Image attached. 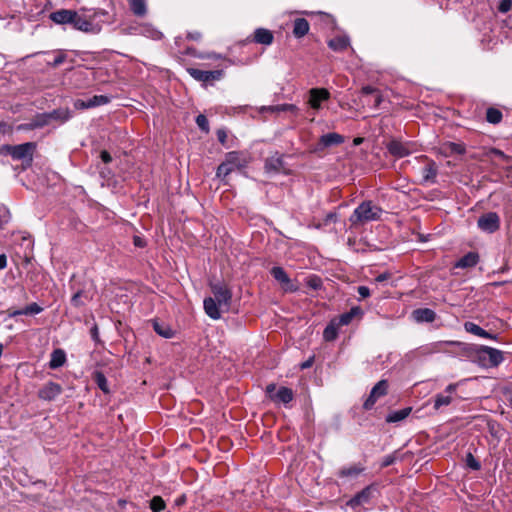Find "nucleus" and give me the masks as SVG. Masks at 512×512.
Returning <instances> with one entry per match:
<instances>
[{"label":"nucleus","instance_id":"13","mask_svg":"<svg viewBox=\"0 0 512 512\" xmlns=\"http://www.w3.org/2000/svg\"><path fill=\"white\" fill-rule=\"evenodd\" d=\"M76 17V11L69 9H60L50 14L49 18L56 24H71Z\"/></svg>","mask_w":512,"mask_h":512},{"label":"nucleus","instance_id":"23","mask_svg":"<svg viewBox=\"0 0 512 512\" xmlns=\"http://www.w3.org/2000/svg\"><path fill=\"white\" fill-rule=\"evenodd\" d=\"M274 40L273 33L264 28H258L254 32V41L263 45H270Z\"/></svg>","mask_w":512,"mask_h":512},{"label":"nucleus","instance_id":"61","mask_svg":"<svg viewBox=\"0 0 512 512\" xmlns=\"http://www.w3.org/2000/svg\"><path fill=\"white\" fill-rule=\"evenodd\" d=\"M313 362H314V357H310L308 360H306L305 362L300 364V368L302 370L308 369L313 365Z\"/></svg>","mask_w":512,"mask_h":512},{"label":"nucleus","instance_id":"53","mask_svg":"<svg viewBox=\"0 0 512 512\" xmlns=\"http://www.w3.org/2000/svg\"><path fill=\"white\" fill-rule=\"evenodd\" d=\"M100 159L105 164H109L110 162H112V156L107 150H102L100 152Z\"/></svg>","mask_w":512,"mask_h":512},{"label":"nucleus","instance_id":"54","mask_svg":"<svg viewBox=\"0 0 512 512\" xmlns=\"http://www.w3.org/2000/svg\"><path fill=\"white\" fill-rule=\"evenodd\" d=\"M13 147L14 145L5 144L0 147V154L1 155H10L12 156L13 153Z\"/></svg>","mask_w":512,"mask_h":512},{"label":"nucleus","instance_id":"41","mask_svg":"<svg viewBox=\"0 0 512 512\" xmlns=\"http://www.w3.org/2000/svg\"><path fill=\"white\" fill-rule=\"evenodd\" d=\"M235 170L234 167H232L231 165H229L228 163L226 162H222L218 167H217V171H216V176L218 178H221V179H224L226 178L231 172H233Z\"/></svg>","mask_w":512,"mask_h":512},{"label":"nucleus","instance_id":"63","mask_svg":"<svg viewBox=\"0 0 512 512\" xmlns=\"http://www.w3.org/2000/svg\"><path fill=\"white\" fill-rule=\"evenodd\" d=\"M457 384L456 383H452V384H449L446 389H445V392L447 393V395H450L456 391L457 389Z\"/></svg>","mask_w":512,"mask_h":512},{"label":"nucleus","instance_id":"12","mask_svg":"<svg viewBox=\"0 0 512 512\" xmlns=\"http://www.w3.org/2000/svg\"><path fill=\"white\" fill-rule=\"evenodd\" d=\"M270 273L274 279L282 285L285 291L295 292L297 290V286L292 283L288 274L282 267L275 266L271 269Z\"/></svg>","mask_w":512,"mask_h":512},{"label":"nucleus","instance_id":"38","mask_svg":"<svg viewBox=\"0 0 512 512\" xmlns=\"http://www.w3.org/2000/svg\"><path fill=\"white\" fill-rule=\"evenodd\" d=\"M49 116L50 122L52 120H58L60 122H65L70 118V112L68 110L57 109L52 112L47 113Z\"/></svg>","mask_w":512,"mask_h":512},{"label":"nucleus","instance_id":"57","mask_svg":"<svg viewBox=\"0 0 512 512\" xmlns=\"http://www.w3.org/2000/svg\"><path fill=\"white\" fill-rule=\"evenodd\" d=\"M396 458L392 455H387L384 457L383 462L381 464L382 467H388L395 462Z\"/></svg>","mask_w":512,"mask_h":512},{"label":"nucleus","instance_id":"58","mask_svg":"<svg viewBox=\"0 0 512 512\" xmlns=\"http://www.w3.org/2000/svg\"><path fill=\"white\" fill-rule=\"evenodd\" d=\"M361 92H362V94H365V95H370V94H374V93L377 94L378 93L377 89L375 87H373V86H370V85L362 87Z\"/></svg>","mask_w":512,"mask_h":512},{"label":"nucleus","instance_id":"27","mask_svg":"<svg viewBox=\"0 0 512 512\" xmlns=\"http://www.w3.org/2000/svg\"><path fill=\"white\" fill-rule=\"evenodd\" d=\"M50 124L49 116L47 113H39L35 115L28 124H26L27 129H37L42 128L46 125Z\"/></svg>","mask_w":512,"mask_h":512},{"label":"nucleus","instance_id":"48","mask_svg":"<svg viewBox=\"0 0 512 512\" xmlns=\"http://www.w3.org/2000/svg\"><path fill=\"white\" fill-rule=\"evenodd\" d=\"M307 285L314 290H318L322 287V280L314 275L308 278Z\"/></svg>","mask_w":512,"mask_h":512},{"label":"nucleus","instance_id":"14","mask_svg":"<svg viewBox=\"0 0 512 512\" xmlns=\"http://www.w3.org/2000/svg\"><path fill=\"white\" fill-rule=\"evenodd\" d=\"M110 99L105 95H94L87 100L78 99L75 102V107L78 109H88L109 103Z\"/></svg>","mask_w":512,"mask_h":512},{"label":"nucleus","instance_id":"16","mask_svg":"<svg viewBox=\"0 0 512 512\" xmlns=\"http://www.w3.org/2000/svg\"><path fill=\"white\" fill-rule=\"evenodd\" d=\"M373 488L371 486L365 487L363 490L358 492L352 499L347 503L351 508L367 504L372 497Z\"/></svg>","mask_w":512,"mask_h":512},{"label":"nucleus","instance_id":"59","mask_svg":"<svg viewBox=\"0 0 512 512\" xmlns=\"http://www.w3.org/2000/svg\"><path fill=\"white\" fill-rule=\"evenodd\" d=\"M187 38L194 41H199L202 38V34L199 31L188 32Z\"/></svg>","mask_w":512,"mask_h":512},{"label":"nucleus","instance_id":"4","mask_svg":"<svg viewBox=\"0 0 512 512\" xmlns=\"http://www.w3.org/2000/svg\"><path fill=\"white\" fill-rule=\"evenodd\" d=\"M477 226L481 231L492 234L500 228V217L496 212L484 213L478 218Z\"/></svg>","mask_w":512,"mask_h":512},{"label":"nucleus","instance_id":"26","mask_svg":"<svg viewBox=\"0 0 512 512\" xmlns=\"http://www.w3.org/2000/svg\"><path fill=\"white\" fill-rule=\"evenodd\" d=\"M72 26L79 31L83 32H92L94 30V25L91 21L87 20L86 18L80 16L76 12V17L74 21L72 22Z\"/></svg>","mask_w":512,"mask_h":512},{"label":"nucleus","instance_id":"45","mask_svg":"<svg viewBox=\"0 0 512 512\" xmlns=\"http://www.w3.org/2000/svg\"><path fill=\"white\" fill-rule=\"evenodd\" d=\"M196 124L199 127V129L202 130L203 132H209V123L205 115L199 114L196 117Z\"/></svg>","mask_w":512,"mask_h":512},{"label":"nucleus","instance_id":"50","mask_svg":"<svg viewBox=\"0 0 512 512\" xmlns=\"http://www.w3.org/2000/svg\"><path fill=\"white\" fill-rule=\"evenodd\" d=\"M512 8V0H501L498 5V10L501 13H506Z\"/></svg>","mask_w":512,"mask_h":512},{"label":"nucleus","instance_id":"1","mask_svg":"<svg viewBox=\"0 0 512 512\" xmlns=\"http://www.w3.org/2000/svg\"><path fill=\"white\" fill-rule=\"evenodd\" d=\"M213 297H207L203 301L205 313L213 320L221 318L222 310L227 311L232 301V291L223 282L210 283Z\"/></svg>","mask_w":512,"mask_h":512},{"label":"nucleus","instance_id":"24","mask_svg":"<svg viewBox=\"0 0 512 512\" xmlns=\"http://www.w3.org/2000/svg\"><path fill=\"white\" fill-rule=\"evenodd\" d=\"M309 23L304 18H297L293 25V34L296 38H302L309 32Z\"/></svg>","mask_w":512,"mask_h":512},{"label":"nucleus","instance_id":"29","mask_svg":"<svg viewBox=\"0 0 512 512\" xmlns=\"http://www.w3.org/2000/svg\"><path fill=\"white\" fill-rule=\"evenodd\" d=\"M464 327H465V330L467 332L472 333L474 335H477L479 337L490 338V339H495L496 338L494 335H492L491 333H489L488 331L484 330L479 325H477V324H475L473 322H466Z\"/></svg>","mask_w":512,"mask_h":512},{"label":"nucleus","instance_id":"36","mask_svg":"<svg viewBox=\"0 0 512 512\" xmlns=\"http://www.w3.org/2000/svg\"><path fill=\"white\" fill-rule=\"evenodd\" d=\"M338 326L334 321L330 322L323 331V338L325 341H333L338 336Z\"/></svg>","mask_w":512,"mask_h":512},{"label":"nucleus","instance_id":"43","mask_svg":"<svg viewBox=\"0 0 512 512\" xmlns=\"http://www.w3.org/2000/svg\"><path fill=\"white\" fill-rule=\"evenodd\" d=\"M165 507V502L160 496H154L150 501V508L153 512H161Z\"/></svg>","mask_w":512,"mask_h":512},{"label":"nucleus","instance_id":"32","mask_svg":"<svg viewBox=\"0 0 512 512\" xmlns=\"http://www.w3.org/2000/svg\"><path fill=\"white\" fill-rule=\"evenodd\" d=\"M294 110H296V106L293 104H279V105L262 106L259 111L261 113H265V112L280 113V112L294 111Z\"/></svg>","mask_w":512,"mask_h":512},{"label":"nucleus","instance_id":"5","mask_svg":"<svg viewBox=\"0 0 512 512\" xmlns=\"http://www.w3.org/2000/svg\"><path fill=\"white\" fill-rule=\"evenodd\" d=\"M386 148L388 152L396 158L406 157L415 150L412 142H402L398 139H391L386 144Z\"/></svg>","mask_w":512,"mask_h":512},{"label":"nucleus","instance_id":"22","mask_svg":"<svg viewBox=\"0 0 512 512\" xmlns=\"http://www.w3.org/2000/svg\"><path fill=\"white\" fill-rule=\"evenodd\" d=\"M294 398V393L291 388L288 387H280L278 391L274 394V396H271V399L275 402H280L283 404H288L291 402Z\"/></svg>","mask_w":512,"mask_h":512},{"label":"nucleus","instance_id":"46","mask_svg":"<svg viewBox=\"0 0 512 512\" xmlns=\"http://www.w3.org/2000/svg\"><path fill=\"white\" fill-rule=\"evenodd\" d=\"M43 311V308L37 303L33 302L24 307L25 315H37Z\"/></svg>","mask_w":512,"mask_h":512},{"label":"nucleus","instance_id":"15","mask_svg":"<svg viewBox=\"0 0 512 512\" xmlns=\"http://www.w3.org/2000/svg\"><path fill=\"white\" fill-rule=\"evenodd\" d=\"M425 160L427 161V163L422 168V183L434 184V183H436L438 167L433 160H428L426 157H425Z\"/></svg>","mask_w":512,"mask_h":512},{"label":"nucleus","instance_id":"34","mask_svg":"<svg viewBox=\"0 0 512 512\" xmlns=\"http://www.w3.org/2000/svg\"><path fill=\"white\" fill-rule=\"evenodd\" d=\"M364 470L363 467L358 465H352L349 467H343L339 470L338 476L341 478L356 477Z\"/></svg>","mask_w":512,"mask_h":512},{"label":"nucleus","instance_id":"6","mask_svg":"<svg viewBox=\"0 0 512 512\" xmlns=\"http://www.w3.org/2000/svg\"><path fill=\"white\" fill-rule=\"evenodd\" d=\"M187 72L193 79L203 83H212L213 81H218L222 79L224 75L223 70L206 71L197 68H188Z\"/></svg>","mask_w":512,"mask_h":512},{"label":"nucleus","instance_id":"18","mask_svg":"<svg viewBox=\"0 0 512 512\" xmlns=\"http://www.w3.org/2000/svg\"><path fill=\"white\" fill-rule=\"evenodd\" d=\"M479 262V254L477 252L471 251L461 257L456 263L455 268H472L476 266Z\"/></svg>","mask_w":512,"mask_h":512},{"label":"nucleus","instance_id":"21","mask_svg":"<svg viewBox=\"0 0 512 512\" xmlns=\"http://www.w3.org/2000/svg\"><path fill=\"white\" fill-rule=\"evenodd\" d=\"M92 294L85 289H78L71 298V304L74 307H82L87 301L92 300Z\"/></svg>","mask_w":512,"mask_h":512},{"label":"nucleus","instance_id":"44","mask_svg":"<svg viewBox=\"0 0 512 512\" xmlns=\"http://www.w3.org/2000/svg\"><path fill=\"white\" fill-rule=\"evenodd\" d=\"M224 162L228 163L229 165H231L235 169L238 168L240 166V164H239V153L236 152V151H232V152L227 153Z\"/></svg>","mask_w":512,"mask_h":512},{"label":"nucleus","instance_id":"35","mask_svg":"<svg viewBox=\"0 0 512 512\" xmlns=\"http://www.w3.org/2000/svg\"><path fill=\"white\" fill-rule=\"evenodd\" d=\"M93 379L101 391H103L105 394L110 392L107 378L101 371H95L93 374Z\"/></svg>","mask_w":512,"mask_h":512},{"label":"nucleus","instance_id":"51","mask_svg":"<svg viewBox=\"0 0 512 512\" xmlns=\"http://www.w3.org/2000/svg\"><path fill=\"white\" fill-rule=\"evenodd\" d=\"M9 220V210L6 207L0 208V227Z\"/></svg>","mask_w":512,"mask_h":512},{"label":"nucleus","instance_id":"62","mask_svg":"<svg viewBox=\"0 0 512 512\" xmlns=\"http://www.w3.org/2000/svg\"><path fill=\"white\" fill-rule=\"evenodd\" d=\"M7 267V256L6 254H0V270H3Z\"/></svg>","mask_w":512,"mask_h":512},{"label":"nucleus","instance_id":"10","mask_svg":"<svg viewBox=\"0 0 512 512\" xmlns=\"http://www.w3.org/2000/svg\"><path fill=\"white\" fill-rule=\"evenodd\" d=\"M62 392L63 388L60 384L49 381L46 384H44L42 388L39 389L38 397L44 401H53Z\"/></svg>","mask_w":512,"mask_h":512},{"label":"nucleus","instance_id":"2","mask_svg":"<svg viewBox=\"0 0 512 512\" xmlns=\"http://www.w3.org/2000/svg\"><path fill=\"white\" fill-rule=\"evenodd\" d=\"M383 209L374 204L371 200L359 204L349 217L352 226L363 225L368 222L377 221L381 218Z\"/></svg>","mask_w":512,"mask_h":512},{"label":"nucleus","instance_id":"64","mask_svg":"<svg viewBox=\"0 0 512 512\" xmlns=\"http://www.w3.org/2000/svg\"><path fill=\"white\" fill-rule=\"evenodd\" d=\"M390 278V274L389 273H382V274H379L377 277H376V282H384L386 280H388Z\"/></svg>","mask_w":512,"mask_h":512},{"label":"nucleus","instance_id":"19","mask_svg":"<svg viewBox=\"0 0 512 512\" xmlns=\"http://www.w3.org/2000/svg\"><path fill=\"white\" fill-rule=\"evenodd\" d=\"M152 326L154 331L161 337L170 339L175 335V331L170 327L169 324L161 322L159 320H153Z\"/></svg>","mask_w":512,"mask_h":512},{"label":"nucleus","instance_id":"39","mask_svg":"<svg viewBox=\"0 0 512 512\" xmlns=\"http://www.w3.org/2000/svg\"><path fill=\"white\" fill-rule=\"evenodd\" d=\"M444 149L449 154L462 155L465 153V146L461 143L449 142L444 146Z\"/></svg>","mask_w":512,"mask_h":512},{"label":"nucleus","instance_id":"37","mask_svg":"<svg viewBox=\"0 0 512 512\" xmlns=\"http://www.w3.org/2000/svg\"><path fill=\"white\" fill-rule=\"evenodd\" d=\"M486 120L491 124H498L502 120V112L494 107H490L486 111Z\"/></svg>","mask_w":512,"mask_h":512},{"label":"nucleus","instance_id":"55","mask_svg":"<svg viewBox=\"0 0 512 512\" xmlns=\"http://www.w3.org/2000/svg\"><path fill=\"white\" fill-rule=\"evenodd\" d=\"M357 291L362 298H367L370 296V289L367 286H359Z\"/></svg>","mask_w":512,"mask_h":512},{"label":"nucleus","instance_id":"30","mask_svg":"<svg viewBox=\"0 0 512 512\" xmlns=\"http://www.w3.org/2000/svg\"><path fill=\"white\" fill-rule=\"evenodd\" d=\"M360 314H362V310L360 307H352L348 312H345L339 316L337 325H348L351 323L355 316Z\"/></svg>","mask_w":512,"mask_h":512},{"label":"nucleus","instance_id":"31","mask_svg":"<svg viewBox=\"0 0 512 512\" xmlns=\"http://www.w3.org/2000/svg\"><path fill=\"white\" fill-rule=\"evenodd\" d=\"M131 11L138 17H143L147 13V5L145 0H127Z\"/></svg>","mask_w":512,"mask_h":512},{"label":"nucleus","instance_id":"52","mask_svg":"<svg viewBox=\"0 0 512 512\" xmlns=\"http://www.w3.org/2000/svg\"><path fill=\"white\" fill-rule=\"evenodd\" d=\"M216 136H217V140L222 144V145H225L226 144V140H227V132L225 129L221 128V129H218L217 132H216Z\"/></svg>","mask_w":512,"mask_h":512},{"label":"nucleus","instance_id":"3","mask_svg":"<svg viewBox=\"0 0 512 512\" xmlns=\"http://www.w3.org/2000/svg\"><path fill=\"white\" fill-rule=\"evenodd\" d=\"M36 150L34 142H26L19 145H14L12 159L23 162V169H27L32 165L33 155Z\"/></svg>","mask_w":512,"mask_h":512},{"label":"nucleus","instance_id":"8","mask_svg":"<svg viewBox=\"0 0 512 512\" xmlns=\"http://www.w3.org/2000/svg\"><path fill=\"white\" fill-rule=\"evenodd\" d=\"M344 142V137L338 133L330 132L320 137L318 143L313 148V151L318 153L324 151L326 148L338 146Z\"/></svg>","mask_w":512,"mask_h":512},{"label":"nucleus","instance_id":"33","mask_svg":"<svg viewBox=\"0 0 512 512\" xmlns=\"http://www.w3.org/2000/svg\"><path fill=\"white\" fill-rule=\"evenodd\" d=\"M411 408L407 407L401 410L393 411L389 413L386 417V422L388 423H396L404 420L411 412Z\"/></svg>","mask_w":512,"mask_h":512},{"label":"nucleus","instance_id":"7","mask_svg":"<svg viewBox=\"0 0 512 512\" xmlns=\"http://www.w3.org/2000/svg\"><path fill=\"white\" fill-rule=\"evenodd\" d=\"M388 392V382L386 380H380L370 391L369 396L363 403L365 410H371L375 405L376 401L385 396Z\"/></svg>","mask_w":512,"mask_h":512},{"label":"nucleus","instance_id":"49","mask_svg":"<svg viewBox=\"0 0 512 512\" xmlns=\"http://www.w3.org/2000/svg\"><path fill=\"white\" fill-rule=\"evenodd\" d=\"M66 58H67V55L62 52V51H59L57 53V55L55 56L54 60L49 63V65L51 67H58L59 65H61L62 63H64L66 61Z\"/></svg>","mask_w":512,"mask_h":512},{"label":"nucleus","instance_id":"42","mask_svg":"<svg viewBox=\"0 0 512 512\" xmlns=\"http://www.w3.org/2000/svg\"><path fill=\"white\" fill-rule=\"evenodd\" d=\"M141 33L146 37L152 38L154 40L161 39L163 36L159 30L148 25H145L141 28Z\"/></svg>","mask_w":512,"mask_h":512},{"label":"nucleus","instance_id":"60","mask_svg":"<svg viewBox=\"0 0 512 512\" xmlns=\"http://www.w3.org/2000/svg\"><path fill=\"white\" fill-rule=\"evenodd\" d=\"M19 315H25L24 308L23 309H17V310H12V309L8 310V316L10 318H15V317H17Z\"/></svg>","mask_w":512,"mask_h":512},{"label":"nucleus","instance_id":"47","mask_svg":"<svg viewBox=\"0 0 512 512\" xmlns=\"http://www.w3.org/2000/svg\"><path fill=\"white\" fill-rule=\"evenodd\" d=\"M466 465L472 470H479L481 468L480 462L471 453H468L466 456Z\"/></svg>","mask_w":512,"mask_h":512},{"label":"nucleus","instance_id":"40","mask_svg":"<svg viewBox=\"0 0 512 512\" xmlns=\"http://www.w3.org/2000/svg\"><path fill=\"white\" fill-rule=\"evenodd\" d=\"M452 402V397L450 395L437 394L434 397V408L438 410L443 406H448Z\"/></svg>","mask_w":512,"mask_h":512},{"label":"nucleus","instance_id":"25","mask_svg":"<svg viewBox=\"0 0 512 512\" xmlns=\"http://www.w3.org/2000/svg\"><path fill=\"white\" fill-rule=\"evenodd\" d=\"M66 362V353L62 349H55L51 353V358L49 361V367L51 369H57L63 366Z\"/></svg>","mask_w":512,"mask_h":512},{"label":"nucleus","instance_id":"11","mask_svg":"<svg viewBox=\"0 0 512 512\" xmlns=\"http://www.w3.org/2000/svg\"><path fill=\"white\" fill-rule=\"evenodd\" d=\"M330 98V92L325 88H312L309 90L308 104L314 110L321 108V103Z\"/></svg>","mask_w":512,"mask_h":512},{"label":"nucleus","instance_id":"28","mask_svg":"<svg viewBox=\"0 0 512 512\" xmlns=\"http://www.w3.org/2000/svg\"><path fill=\"white\" fill-rule=\"evenodd\" d=\"M350 44L347 36H337L328 41V46L334 51L340 52L345 50Z\"/></svg>","mask_w":512,"mask_h":512},{"label":"nucleus","instance_id":"9","mask_svg":"<svg viewBox=\"0 0 512 512\" xmlns=\"http://www.w3.org/2000/svg\"><path fill=\"white\" fill-rule=\"evenodd\" d=\"M264 169L269 174H287L283 155L275 153L265 160Z\"/></svg>","mask_w":512,"mask_h":512},{"label":"nucleus","instance_id":"56","mask_svg":"<svg viewBox=\"0 0 512 512\" xmlns=\"http://www.w3.org/2000/svg\"><path fill=\"white\" fill-rule=\"evenodd\" d=\"M336 220H337V214L335 212H329L325 216L323 223H324V225H327L328 223L335 222Z\"/></svg>","mask_w":512,"mask_h":512},{"label":"nucleus","instance_id":"17","mask_svg":"<svg viewBox=\"0 0 512 512\" xmlns=\"http://www.w3.org/2000/svg\"><path fill=\"white\" fill-rule=\"evenodd\" d=\"M412 318L417 323H431L436 319V313L430 308H418L413 310Z\"/></svg>","mask_w":512,"mask_h":512},{"label":"nucleus","instance_id":"20","mask_svg":"<svg viewBox=\"0 0 512 512\" xmlns=\"http://www.w3.org/2000/svg\"><path fill=\"white\" fill-rule=\"evenodd\" d=\"M481 352L488 357L492 366H497L504 360L503 353L498 349L483 346Z\"/></svg>","mask_w":512,"mask_h":512}]
</instances>
